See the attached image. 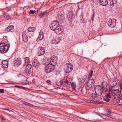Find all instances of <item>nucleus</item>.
I'll return each instance as SVG.
<instances>
[{
    "instance_id": "nucleus-36",
    "label": "nucleus",
    "mask_w": 122,
    "mask_h": 122,
    "mask_svg": "<svg viewBox=\"0 0 122 122\" xmlns=\"http://www.w3.org/2000/svg\"><path fill=\"white\" fill-rule=\"evenodd\" d=\"M9 46H8V47H5V48H4V51H5V52L7 51L9 49Z\"/></svg>"
},
{
    "instance_id": "nucleus-38",
    "label": "nucleus",
    "mask_w": 122,
    "mask_h": 122,
    "mask_svg": "<svg viewBox=\"0 0 122 122\" xmlns=\"http://www.w3.org/2000/svg\"><path fill=\"white\" fill-rule=\"evenodd\" d=\"M93 72V70H91V73H90V75H89L90 77H91L92 76Z\"/></svg>"
},
{
    "instance_id": "nucleus-7",
    "label": "nucleus",
    "mask_w": 122,
    "mask_h": 122,
    "mask_svg": "<svg viewBox=\"0 0 122 122\" xmlns=\"http://www.w3.org/2000/svg\"><path fill=\"white\" fill-rule=\"evenodd\" d=\"M113 99L116 101L117 103L119 105H122V98L120 97V96H114L113 97Z\"/></svg>"
},
{
    "instance_id": "nucleus-44",
    "label": "nucleus",
    "mask_w": 122,
    "mask_h": 122,
    "mask_svg": "<svg viewBox=\"0 0 122 122\" xmlns=\"http://www.w3.org/2000/svg\"><path fill=\"white\" fill-rule=\"evenodd\" d=\"M106 96L107 97L109 98H110L111 97V96L110 94H108L106 95Z\"/></svg>"
},
{
    "instance_id": "nucleus-49",
    "label": "nucleus",
    "mask_w": 122,
    "mask_h": 122,
    "mask_svg": "<svg viewBox=\"0 0 122 122\" xmlns=\"http://www.w3.org/2000/svg\"><path fill=\"white\" fill-rule=\"evenodd\" d=\"M18 86L19 87H23L21 86Z\"/></svg>"
},
{
    "instance_id": "nucleus-51",
    "label": "nucleus",
    "mask_w": 122,
    "mask_h": 122,
    "mask_svg": "<svg viewBox=\"0 0 122 122\" xmlns=\"http://www.w3.org/2000/svg\"><path fill=\"white\" fill-rule=\"evenodd\" d=\"M93 101H90V102H91V103H93V102H93Z\"/></svg>"
},
{
    "instance_id": "nucleus-26",
    "label": "nucleus",
    "mask_w": 122,
    "mask_h": 122,
    "mask_svg": "<svg viewBox=\"0 0 122 122\" xmlns=\"http://www.w3.org/2000/svg\"><path fill=\"white\" fill-rule=\"evenodd\" d=\"M110 5H114L115 4L117 3V2L116 0H109Z\"/></svg>"
},
{
    "instance_id": "nucleus-22",
    "label": "nucleus",
    "mask_w": 122,
    "mask_h": 122,
    "mask_svg": "<svg viewBox=\"0 0 122 122\" xmlns=\"http://www.w3.org/2000/svg\"><path fill=\"white\" fill-rule=\"evenodd\" d=\"M14 28V26L13 25L9 26L7 28H6L5 30L8 31H10L12 30Z\"/></svg>"
},
{
    "instance_id": "nucleus-25",
    "label": "nucleus",
    "mask_w": 122,
    "mask_h": 122,
    "mask_svg": "<svg viewBox=\"0 0 122 122\" xmlns=\"http://www.w3.org/2000/svg\"><path fill=\"white\" fill-rule=\"evenodd\" d=\"M46 15V13L45 12H44L41 13L40 14V17L42 18H43Z\"/></svg>"
},
{
    "instance_id": "nucleus-19",
    "label": "nucleus",
    "mask_w": 122,
    "mask_h": 122,
    "mask_svg": "<svg viewBox=\"0 0 122 122\" xmlns=\"http://www.w3.org/2000/svg\"><path fill=\"white\" fill-rule=\"evenodd\" d=\"M25 64L24 65V66H27L29 65H31L29 64V63H30V59L28 57H25Z\"/></svg>"
},
{
    "instance_id": "nucleus-14",
    "label": "nucleus",
    "mask_w": 122,
    "mask_h": 122,
    "mask_svg": "<svg viewBox=\"0 0 122 122\" xmlns=\"http://www.w3.org/2000/svg\"><path fill=\"white\" fill-rule=\"evenodd\" d=\"M45 53V50L44 48L41 47L40 48V51L38 53L39 54L38 56H41L43 55Z\"/></svg>"
},
{
    "instance_id": "nucleus-6",
    "label": "nucleus",
    "mask_w": 122,
    "mask_h": 122,
    "mask_svg": "<svg viewBox=\"0 0 122 122\" xmlns=\"http://www.w3.org/2000/svg\"><path fill=\"white\" fill-rule=\"evenodd\" d=\"M116 20L113 19L109 20L107 23V24L110 27H114L116 24Z\"/></svg>"
},
{
    "instance_id": "nucleus-30",
    "label": "nucleus",
    "mask_w": 122,
    "mask_h": 122,
    "mask_svg": "<svg viewBox=\"0 0 122 122\" xmlns=\"http://www.w3.org/2000/svg\"><path fill=\"white\" fill-rule=\"evenodd\" d=\"M99 0H92L94 4L97 5L98 4L99 2Z\"/></svg>"
},
{
    "instance_id": "nucleus-28",
    "label": "nucleus",
    "mask_w": 122,
    "mask_h": 122,
    "mask_svg": "<svg viewBox=\"0 0 122 122\" xmlns=\"http://www.w3.org/2000/svg\"><path fill=\"white\" fill-rule=\"evenodd\" d=\"M8 47V46H0V52L2 53L3 52L5 53L4 52V48H5V47Z\"/></svg>"
},
{
    "instance_id": "nucleus-41",
    "label": "nucleus",
    "mask_w": 122,
    "mask_h": 122,
    "mask_svg": "<svg viewBox=\"0 0 122 122\" xmlns=\"http://www.w3.org/2000/svg\"><path fill=\"white\" fill-rule=\"evenodd\" d=\"M4 92V90L3 89H0V93H3Z\"/></svg>"
},
{
    "instance_id": "nucleus-54",
    "label": "nucleus",
    "mask_w": 122,
    "mask_h": 122,
    "mask_svg": "<svg viewBox=\"0 0 122 122\" xmlns=\"http://www.w3.org/2000/svg\"><path fill=\"white\" fill-rule=\"evenodd\" d=\"M95 101H94V103H95Z\"/></svg>"
},
{
    "instance_id": "nucleus-31",
    "label": "nucleus",
    "mask_w": 122,
    "mask_h": 122,
    "mask_svg": "<svg viewBox=\"0 0 122 122\" xmlns=\"http://www.w3.org/2000/svg\"><path fill=\"white\" fill-rule=\"evenodd\" d=\"M102 84V89H103L106 88L107 86L106 83H103Z\"/></svg>"
},
{
    "instance_id": "nucleus-20",
    "label": "nucleus",
    "mask_w": 122,
    "mask_h": 122,
    "mask_svg": "<svg viewBox=\"0 0 122 122\" xmlns=\"http://www.w3.org/2000/svg\"><path fill=\"white\" fill-rule=\"evenodd\" d=\"M104 113L108 115H110L112 113V112L110 109H105L104 110Z\"/></svg>"
},
{
    "instance_id": "nucleus-12",
    "label": "nucleus",
    "mask_w": 122,
    "mask_h": 122,
    "mask_svg": "<svg viewBox=\"0 0 122 122\" xmlns=\"http://www.w3.org/2000/svg\"><path fill=\"white\" fill-rule=\"evenodd\" d=\"M109 82L110 85L113 87L116 85L117 83L116 82V79L115 78L110 79Z\"/></svg>"
},
{
    "instance_id": "nucleus-46",
    "label": "nucleus",
    "mask_w": 122,
    "mask_h": 122,
    "mask_svg": "<svg viewBox=\"0 0 122 122\" xmlns=\"http://www.w3.org/2000/svg\"><path fill=\"white\" fill-rule=\"evenodd\" d=\"M22 83L24 85H27L28 84V83H27L25 82H22Z\"/></svg>"
},
{
    "instance_id": "nucleus-55",
    "label": "nucleus",
    "mask_w": 122,
    "mask_h": 122,
    "mask_svg": "<svg viewBox=\"0 0 122 122\" xmlns=\"http://www.w3.org/2000/svg\"><path fill=\"white\" fill-rule=\"evenodd\" d=\"M87 120H89V121H90V120H88V119H87Z\"/></svg>"
},
{
    "instance_id": "nucleus-34",
    "label": "nucleus",
    "mask_w": 122,
    "mask_h": 122,
    "mask_svg": "<svg viewBox=\"0 0 122 122\" xmlns=\"http://www.w3.org/2000/svg\"><path fill=\"white\" fill-rule=\"evenodd\" d=\"M2 64H8V62L7 60H3L2 61Z\"/></svg>"
},
{
    "instance_id": "nucleus-40",
    "label": "nucleus",
    "mask_w": 122,
    "mask_h": 122,
    "mask_svg": "<svg viewBox=\"0 0 122 122\" xmlns=\"http://www.w3.org/2000/svg\"><path fill=\"white\" fill-rule=\"evenodd\" d=\"M0 46H7L4 43H0Z\"/></svg>"
},
{
    "instance_id": "nucleus-17",
    "label": "nucleus",
    "mask_w": 122,
    "mask_h": 122,
    "mask_svg": "<svg viewBox=\"0 0 122 122\" xmlns=\"http://www.w3.org/2000/svg\"><path fill=\"white\" fill-rule=\"evenodd\" d=\"M100 5L103 6H105L108 4L107 0H100Z\"/></svg>"
},
{
    "instance_id": "nucleus-15",
    "label": "nucleus",
    "mask_w": 122,
    "mask_h": 122,
    "mask_svg": "<svg viewBox=\"0 0 122 122\" xmlns=\"http://www.w3.org/2000/svg\"><path fill=\"white\" fill-rule=\"evenodd\" d=\"M33 64L34 66L36 68L39 67L40 65V63L37 60H34L33 62Z\"/></svg>"
},
{
    "instance_id": "nucleus-53",
    "label": "nucleus",
    "mask_w": 122,
    "mask_h": 122,
    "mask_svg": "<svg viewBox=\"0 0 122 122\" xmlns=\"http://www.w3.org/2000/svg\"><path fill=\"white\" fill-rule=\"evenodd\" d=\"M3 109H4V110H7V109H5V108Z\"/></svg>"
},
{
    "instance_id": "nucleus-35",
    "label": "nucleus",
    "mask_w": 122,
    "mask_h": 122,
    "mask_svg": "<svg viewBox=\"0 0 122 122\" xmlns=\"http://www.w3.org/2000/svg\"><path fill=\"white\" fill-rule=\"evenodd\" d=\"M97 94L95 93H92L91 94V96L92 97H96L97 96Z\"/></svg>"
},
{
    "instance_id": "nucleus-52",
    "label": "nucleus",
    "mask_w": 122,
    "mask_h": 122,
    "mask_svg": "<svg viewBox=\"0 0 122 122\" xmlns=\"http://www.w3.org/2000/svg\"><path fill=\"white\" fill-rule=\"evenodd\" d=\"M7 110H8V111H11V110H9V109H7Z\"/></svg>"
},
{
    "instance_id": "nucleus-1",
    "label": "nucleus",
    "mask_w": 122,
    "mask_h": 122,
    "mask_svg": "<svg viewBox=\"0 0 122 122\" xmlns=\"http://www.w3.org/2000/svg\"><path fill=\"white\" fill-rule=\"evenodd\" d=\"M47 66H46L45 68V70L47 73H49L53 71L54 69V66L52 64L49 63L47 64Z\"/></svg>"
},
{
    "instance_id": "nucleus-42",
    "label": "nucleus",
    "mask_w": 122,
    "mask_h": 122,
    "mask_svg": "<svg viewBox=\"0 0 122 122\" xmlns=\"http://www.w3.org/2000/svg\"><path fill=\"white\" fill-rule=\"evenodd\" d=\"M47 83L49 84H51V82L50 80H48L46 81Z\"/></svg>"
},
{
    "instance_id": "nucleus-39",
    "label": "nucleus",
    "mask_w": 122,
    "mask_h": 122,
    "mask_svg": "<svg viewBox=\"0 0 122 122\" xmlns=\"http://www.w3.org/2000/svg\"><path fill=\"white\" fill-rule=\"evenodd\" d=\"M104 91L105 92H108V89H107V88H106L103 89V92Z\"/></svg>"
},
{
    "instance_id": "nucleus-23",
    "label": "nucleus",
    "mask_w": 122,
    "mask_h": 122,
    "mask_svg": "<svg viewBox=\"0 0 122 122\" xmlns=\"http://www.w3.org/2000/svg\"><path fill=\"white\" fill-rule=\"evenodd\" d=\"M87 79V76L85 75L82 76L80 78L81 81V82H83Z\"/></svg>"
},
{
    "instance_id": "nucleus-9",
    "label": "nucleus",
    "mask_w": 122,
    "mask_h": 122,
    "mask_svg": "<svg viewBox=\"0 0 122 122\" xmlns=\"http://www.w3.org/2000/svg\"><path fill=\"white\" fill-rule=\"evenodd\" d=\"M32 67L31 65H29L26 66L25 70V72L26 75H28L31 73Z\"/></svg>"
},
{
    "instance_id": "nucleus-47",
    "label": "nucleus",
    "mask_w": 122,
    "mask_h": 122,
    "mask_svg": "<svg viewBox=\"0 0 122 122\" xmlns=\"http://www.w3.org/2000/svg\"><path fill=\"white\" fill-rule=\"evenodd\" d=\"M27 34L28 35H30V36H29V38H30V37H31L32 36V35H31L29 33H27Z\"/></svg>"
},
{
    "instance_id": "nucleus-11",
    "label": "nucleus",
    "mask_w": 122,
    "mask_h": 122,
    "mask_svg": "<svg viewBox=\"0 0 122 122\" xmlns=\"http://www.w3.org/2000/svg\"><path fill=\"white\" fill-rule=\"evenodd\" d=\"M63 28L62 26H59V27L55 30V32L58 34H61L62 32L63 31Z\"/></svg>"
},
{
    "instance_id": "nucleus-50",
    "label": "nucleus",
    "mask_w": 122,
    "mask_h": 122,
    "mask_svg": "<svg viewBox=\"0 0 122 122\" xmlns=\"http://www.w3.org/2000/svg\"><path fill=\"white\" fill-rule=\"evenodd\" d=\"M122 92V89H121V93Z\"/></svg>"
},
{
    "instance_id": "nucleus-24",
    "label": "nucleus",
    "mask_w": 122,
    "mask_h": 122,
    "mask_svg": "<svg viewBox=\"0 0 122 122\" xmlns=\"http://www.w3.org/2000/svg\"><path fill=\"white\" fill-rule=\"evenodd\" d=\"M72 13L70 12L68 13L67 14V18L70 20H71V19L72 17Z\"/></svg>"
},
{
    "instance_id": "nucleus-32",
    "label": "nucleus",
    "mask_w": 122,
    "mask_h": 122,
    "mask_svg": "<svg viewBox=\"0 0 122 122\" xmlns=\"http://www.w3.org/2000/svg\"><path fill=\"white\" fill-rule=\"evenodd\" d=\"M104 99L105 101L107 102H108L110 101L109 98L106 96L104 97Z\"/></svg>"
},
{
    "instance_id": "nucleus-4",
    "label": "nucleus",
    "mask_w": 122,
    "mask_h": 122,
    "mask_svg": "<svg viewBox=\"0 0 122 122\" xmlns=\"http://www.w3.org/2000/svg\"><path fill=\"white\" fill-rule=\"evenodd\" d=\"M73 66L70 63H67L64 66V70L65 72L69 73L73 69Z\"/></svg>"
},
{
    "instance_id": "nucleus-21",
    "label": "nucleus",
    "mask_w": 122,
    "mask_h": 122,
    "mask_svg": "<svg viewBox=\"0 0 122 122\" xmlns=\"http://www.w3.org/2000/svg\"><path fill=\"white\" fill-rule=\"evenodd\" d=\"M118 91L117 89H116L115 90H112L111 93L112 95L113 96V97H114V96H117V95H118V96H119V95L118 94H117V93L118 94L117 92Z\"/></svg>"
},
{
    "instance_id": "nucleus-10",
    "label": "nucleus",
    "mask_w": 122,
    "mask_h": 122,
    "mask_svg": "<svg viewBox=\"0 0 122 122\" xmlns=\"http://www.w3.org/2000/svg\"><path fill=\"white\" fill-rule=\"evenodd\" d=\"M47 61L49 63L52 64L53 65H55L57 63V60L56 59H53L52 57L47 59Z\"/></svg>"
},
{
    "instance_id": "nucleus-37",
    "label": "nucleus",
    "mask_w": 122,
    "mask_h": 122,
    "mask_svg": "<svg viewBox=\"0 0 122 122\" xmlns=\"http://www.w3.org/2000/svg\"><path fill=\"white\" fill-rule=\"evenodd\" d=\"M3 67L5 68H6L7 67L8 64H2Z\"/></svg>"
},
{
    "instance_id": "nucleus-2",
    "label": "nucleus",
    "mask_w": 122,
    "mask_h": 122,
    "mask_svg": "<svg viewBox=\"0 0 122 122\" xmlns=\"http://www.w3.org/2000/svg\"><path fill=\"white\" fill-rule=\"evenodd\" d=\"M95 93L98 95H102L103 93V89L101 86L99 85H95L94 87Z\"/></svg>"
},
{
    "instance_id": "nucleus-33",
    "label": "nucleus",
    "mask_w": 122,
    "mask_h": 122,
    "mask_svg": "<svg viewBox=\"0 0 122 122\" xmlns=\"http://www.w3.org/2000/svg\"><path fill=\"white\" fill-rule=\"evenodd\" d=\"M36 12V11L35 10H30L29 12L31 14H34Z\"/></svg>"
},
{
    "instance_id": "nucleus-5",
    "label": "nucleus",
    "mask_w": 122,
    "mask_h": 122,
    "mask_svg": "<svg viewBox=\"0 0 122 122\" xmlns=\"http://www.w3.org/2000/svg\"><path fill=\"white\" fill-rule=\"evenodd\" d=\"M68 82H69L67 79H64L62 81H60L59 82H57L56 84L58 86L63 85V86H65Z\"/></svg>"
},
{
    "instance_id": "nucleus-18",
    "label": "nucleus",
    "mask_w": 122,
    "mask_h": 122,
    "mask_svg": "<svg viewBox=\"0 0 122 122\" xmlns=\"http://www.w3.org/2000/svg\"><path fill=\"white\" fill-rule=\"evenodd\" d=\"M21 64V61L20 59L17 58L15 61V65L18 66L20 65Z\"/></svg>"
},
{
    "instance_id": "nucleus-16",
    "label": "nucleus",
    "mask_w": 122,
    "mask_h": 122,
    "mask_svg": "<svg viewBox=\"0 0 122 122\" xmlns=\"http://www.w3.org/2000/svg\"><path fill=\"white\" fill-rule=\"evenodd\" d=\"M23 40L25 42H27L28 41V36L26 35V32H24L22 33Z\"/></svg>"
},
{
    "instance_id": "nucleus-43",
    "label": "nucleus",
    "mask_w": 122,
    "mask_h": 122,
    "mask_svg": "<svg viewBox=\"0 0 122 122\" xmlns=\"http://www.w3.org/2000/svg\"><path fill=\"white\" fill-rule=\"evenodd\" d=\"M104 115L103 114H99V116L102 117H103V116Z\"/></svg>"
},
{
    "instance_id": "nucleus-27",
    "label": "nucleus",
    "mask_w": 122,
    "mask_h": 122,
    "mask_svg": "<svg viewBox=\"0 0 122 122\" xmlns=\"http://www.w3.org/2000/svg\"><path fill=\"white\" fill-rule=\"evenodd\" d=\"M60 42V40H57V39H55L54 40H52V42L53 43H58Z\"/></svg>"
},
{
    "instance_id": "nucleus-13",
    "label": "nucleus",
    "mask_w": 122,
    "mask_h": 122,
    "mask_svg": "<svg viewBox=\"0 0 122 122\" xmlns=\"http://www.w3.org/2000/svg\"><path fill=\"white\" fill-rule=\"evenodd\" d=\"M44 37V35L43 33L40 31L39 33V36L36 39V40L37 41H38L39 40H41Z\"/></svg>"
},
{
    "instance_id": "nucleus-29",
    "label": "nucleus",
    "mask_w": 122,
    "mask_h": 122,
    "mask_svg": "<svg viewBox=\"0 0 122 122\" xmlns=\"http://www.w3.org/2000/svg\"><path fill=\"white\" fill-rule=\"evenodd\" d=\"M35 30V28L34 27H30L28 29V30L29 31H34Z\"/></svg>"
},
{
    "instance_id": "nucleus-45",
    "label": "nucleus",
    "mask_w": 122,
    "mask_h": 122,
    "mask_svg": "<svg viewBox=\"0 0 122 122\" xmlns=\"http://www.w3.org/2000/svg\"><path fill=\"white\" fill-rule=\"evenodd\" d=\"M120 86L121 88V89L122 88V81L120 83Z\"/></svg>"
},
{
    "instance_id": "nucleus-48",
    "label": "nucleus",
    "mask_w": 122,
    "mask_h": 122,
    "mask_svg": "<svg viewBox=\"0 0 122 122\" xmlns=\"http://www.w3.org/2000/svg\"><path fill=\"white\" fill-rule=\"evenodd\" d=\"M3 38H7V37L6 36H4Z\"/></svg>"
},
{
    "instance_id": "nucleus-8",
    "label": "nucleus",
    "mask_w": 122,
    "mask_h": 122,
    "mask_svg": "<svg viewBox=\"0 0 122 122\" xmlns=\"http://www.w3.org/2000/svg\"><path fill=\"white\" fill-rule=\"evenodd\" d=\"M94 83L95 82L93 79H90L86 82V84L88 87L91 88L94 86Z\"/></svg>"
},
{
    "instance_id": "nucleus-3",
    "label": "nucleus",
    "mask_w": 122,
    "mask_h": 122,
    "mask_svg": "<svg viewBox=\"0 0 122 122\" xmlns=\"http://www.w3.org/2000/svg\"><path fill=\"white\" fill-rule=\"evenodd\" d=\"M59 26L58 21L55 20L52 21L50 25L51 29L53 30H55Z\"/></svg>"
}]
</instances>
